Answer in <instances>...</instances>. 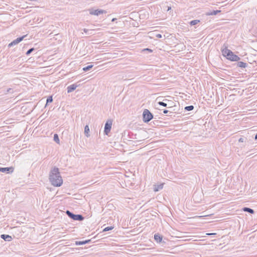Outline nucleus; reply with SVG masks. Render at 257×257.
I'll return each mask as SVG.
<instances>
[{
	"label": "nucleus",
	"instance_id": "27",
	"mask_svg": "<svg viewBox=\"0 0 257 257\" xmlns=\"http://www.w3.org/2000/svg\"><path fill=\"white\" fill-rule=\"evenodd\" d=\"M143 52H148L149 53H152L153 52V50L151 49H149V48H145V49H144L143 50H142Z\"/></svg>",
	"mask_w": 257,
	"mask_h": 257
},
{
	"label": "nucleus",
	"instance_id": "30",
	"mask_svg": "<svg viewBox=\"0 0 257 257\" xmlns=\"http://www.w3.org/2000/svg\"><path fill=\"white\" fill-rule=\"evenodd\" d=\"M83 30V32L85 33H87V32L90 31L89 30L87 29H84Z\"/></svg>",
	"mask_w": 257,
	"mask_h": 257
},
{
	"label": "nucleus",
	"instance_id": "34",
	"mask_svg": "<svg viewBox=\"0 0 257 257\" xmlns=\"http://www.w3.org/2000/svg\"><path fill=\"white\" fill-rule=\"evenodd\" d=\"M116 20V18H113V19H112V21H112V22H114Z\"/></svg>",
	"mask_w": 257,
	"mask_h": 257
},
{
	"label": "nucleus",
	"instance_id": "19",
	"mask_svg": "<svg viewBox=\"0 0 257 257\" xmlns=\"http://www.w3.org/2000/svg\"><path fill=\"white\" fill-rule=\"evenodd\" d=\"M199 22H200V20H192V21H190L189 22V24L191 26H194V25H196L197 24H198Z\"/></svg>",
	"mask_w": 257,
	"mask_h": 257
},
{
	"label": "nucleus",
	"instance_id": "8",
	"mask_svg": "<svg viewBox=\"0 0 257 257\" xmlns=\"http://www.w3.org/2000/svg\"><path fill=\"white\" fill-rule=\"evenodd\" d=\"M89 13L90 15H95V16H99L101 14H105L106 13V12L104 10H99V9H97V10H90L89 11Z\"/></svg>",
	"mask_w": 257,
	"mask_h": 257
},
{
	"label": "nucleus",
	"instance_id": "22",
	"mask_svg": "<svg viewBox=\"0 0 257 257\" xmlns=\"http://www.w3.org/2000/svg\"><path fill=\"white\" fill-rule=\"evenodd\" d=\"M54 141L57 143V144L60 143V140L59 138V136L57 134H55L54 135Z\"/></svg>",
	"mask_w": 257,
	"mask_h": 257
},
{
	"label": "nucleus",
	"instance_id": "39",
	"mask_svg": "<svg viewBox=\"0 0 257 257\" xmlns=\"http://www.w3.org/2000/svg\"><path fill=\"white\" fill-rule=\"evenodd\" d=\"M193 197L194 198L195 197V194L193 195Z\"/></svg>",
	"mask_w": 257,
	"mask_h": 257
},
{
	"label": "nucleus",
	"instance_id": "24",
	"mask_svg": "<svg viewBox=\"0 0 257 257\" xmlns=\"http://www.w3.org/2000/svg\"><path fill=\"white\" fill-rule=\"evenodd\" d=\"M53 101L52 96H49L47 99L46 100V105L49 103H51Z\"/></svg>",
	"mask_w": 257,
	"mask_h": 257
},
{
	"label": "nucleus",
	"instance_id": "25",
	"mask_svg": "<svg viewBox=\"0 0 257 257\" xmlns=\"http://www.w3.org/2000/svg\"><path fill=\"white\" fill-rule=\"evenodd\" d=\"M34 48H32L30 49H29L27 52L26 53V55L29 56L32 52H33L35 50Z\"/></svg>",
	"mask_w": 257,
	"mask_h": 257
},
{
	"label": "nucleus",
	"instance_id": "36",
	"mask_svg": "<svg viewBox=\"0 0 257 257\" xmlns=\"http://www.w3.org/2000/svg\"><path fill=\"white\" fill-rule=\"evenodd\" d=\"M214 233H208L207 234L209 235H212V234H214Z\"/></svg>",
	"mask_w": 257,
	"mask_h": 257
},
{
	"label": "nucleus",
	"instance_id": "10",
	"mask_svg": "<svg viewBox=\"0 0 257 257\" xmlns=\"http://www.w3.org/2000/svg\"><path fill=\"white\" fill-rule=\"evenodd\" d=\"M14 171V168L13 167H0V172L5 173L6 174H9L12 173Z\"/></svg>",
	"mask_w": 257,
	"mask_h": 257
},
{
	"label": "nucleus",
	"instance_id": "12",
	"mask_svg": "<svg viewBox=\"0 0 257 257\" xmlns=\"http://www.w3.org/2000/svg\"><path fill=\"white\" fill-rule=\"evenodd\" d=\"M1 237L2 239H3L4 240L7 241H10L12 239V236L8 234H2L1 235Z\"/></svg>",
	"mask_w": 257,
	"mask_h": 257
},
{
	"label": "nucleus",
	"instance_id": "35",
	"mask_svg": "<svg viewBox=\"0 0 257 257\" xmlns=\"http://www.w3.org/2000/svg\"><path fill=\"white\" fill-rule=\"evenodd\" d=\"M11 89H12L11 88H9V89H8V90H7V92H10V90H11Z\"/></svg>",
	"mask_w": 257,
	"mask_h": 257
},
{
	"label": "nucleus",
	"instance_id": "17",
	"mask_svg": "<svg viewBox=\"0 0 257 257\" xmlns=\"http://www.w3.org/2000/svg\"><path fill=\"white\" fill-rule=\"evenodd\" d=\"M221 11L220 10H213L212 12L210 13H206L207 16H212V15H216L219 13H220Z\"/></svg>",
	"mask_w": 257,
	"mask_h": 257
},
{
	"label": "nucleus",
	"instance_id": "37",
	"mask_svg": "<svg viewBox=\"0 0 257 257\" xmlns=\"http://www.w3.org/2000/svg\"><path fill=\"white\" fill-rule=\"evenodd\" d=\"M164 101H169V100L168 99H165L164 100Z\"/></svg>",
	"mask_w": 257,
	"mask_h": 257
},
{
	"label": "nucleus",
	"instance_id": "28",
	"mask_svg": "<svg viewBox=\"0 0 257 257\" xmlns=\"http://www.w3.org/2000/svg\"><path fill=\"white\" fill-rule=\"evenodd\" d=\"M247 140L246 138H242L241 137V138H239V139L238 140V142L242 143V142H245V140Z\"/></svg>",
	"mask_w": 257,
	"mask_h": 257
},
{
	"label": "nucleus",
	"instance_id": "6",
	"mask_svg": "<svg viewBox=\"0 0 257 257\" xmlns=\"http://www.w3.org/2000/svg\"><path fill=\"white\" fill-rule=\"evenodd\" d=\"M165 184V183L163 182H157L155 183L153 185V191L155 192L160 191L163 189Z\"/></svg>",
	"mask_w": 257,
	"mask_h": 257
},
{
	"label": "nucleus",
	"instance_id": "14",
	"mask_svg": "<svg viewBox=\"0 0 257 257\" xmlns=\"http://www.w3.org/2000/svg\"><path fill=\"white\" fill-rule=\"evenodd\" d=\"M237 63L236 64L237 66L238 67H240L241 68H246L248 64L245 62H242V61H237Z\"/></svg>",
	"mask_w": 257,
	"mask_h": 257
},
{
	"label": "nucleus",
	"instance_id": "3",
	"mask_svg": "<svg viewBox=\"0 0 257 257\" xmlns=\"http://www.w3.org/2000/svg\"><path fill=\"white\" fill-rule=\"evenodd\" d=\"M51 185L55 187H60L63 184L62 178H49Z\"/></svg>",
	"mask_w": 257,
	"mask_h": 257
},
{
	"label": "nucleus",
	"instance_id": "2",
	"mask_svg": "<svg viewBox=\"0 0 257 257\" xmlns=\"http://www.w3.org/2000/svg\"><path fill=\"white\" fill-rule=\"evenodd\" d=\"M153 118V114L147 109H145L143 113V120L144 122L148 123Z\"/></svg>",
	"mask_w": 257,
	"mask_h": 257
},
{
	"label": "nucleus",
	"instance_id": "13",
	"mask_svg": "<svg viewBox=\"0 0 257 257\" xmlns=\"http://www.w3.org/2000/svg\"><path fill=\"white\" fill-rule=\"evenodd\" d=\"M154 239L157 242L160 243L162 240L163 237L159 233H156L154 235Z\"/></svg>",
	"mask_w": 257,
	"mask_h": 257
},
{
	"label": "nucleus",
	"instance_id": "29",
	"mask_svg": "<svg viewBox=\"0 0 257 257\" xmlns=\"http://www.w3.org/2000/svg\"><path fill=\"white\" fill-rule=\"evenodd\" d=\"M156 37L158 38H161L162 37V36L160 34H158L156 35Z\"/></svg>",
	"mask_w": 257,
	"mask_h": 257
},
{
	"label": "nucleus",
	"instance_id": "32",
	"mask_svg": "<svg viewBox=\"0 0 257 257\" xmlns=\"http://www.w3.org/2000/svg\"><path fill=\"white\" fill-rule=\"evenodd\" d=\"M254 140H257V133L256 134V135H255V137H254Z\"/></svg>",
	"mask_w": 257,
	"mask_h": 257
},
{
	"label": "nucleus",
	"instance_id": "26",
	"mask_svg": "<svg viewBox=\"0 0 257 257\" xmlns=\"http://www.w3.org/2000/svg\"><path fill=\"white\" fill-rule=\"evenodd\" d=\"M158 104L160 105H161V106H163L164 107H167V104L163 101H159L158 102Z\"/></svg>",
	"mask_w": 257,
	"mask_h": 257
},
{
	"label": "nucleus",
	"instance_id": "7",
	"mask_svg": "<svg viewBox=\"0 0 257 257\" xmlns=\"http://www.w3.org/2000/svg\"><path fill=\"white\" fill-rule=\"evenodd\" d=\"M49 177H61L60 175L59 169L56 167H54L50 171Z\"/></svg>",
	"mask_w": 257,
	"mask_h": 257
},
{
	"label": "nucleus",
	"instance_id": "11",
	"mask_svg": "<svg viewBox=\"0 0 257 257\" xmlns=\"http://www.w3.org/2000/svg\"><path fill=\"white\" fill-rule=\"evenodd\" d=\"M79 85H80V84H77L76 83H75V84H73L72 85L68 86L67 88V92L68 93L72 92V91L75 90L76 89V88L77 87H78Z\"/></svg>",
	"mask_w": 257,
	"mask_h": 257
},
{
	"label": "nucleus",
	"instance_id": "23",
	"mask_svg": "<svg viewBox=\"0 0 257 257\" xmlns=\"http://www.w3.org/2000/svg\"><path fill=\"white\" fill-rule=\"evenodd\" d=\"M114 228L112 226H107L103 229V232H106L112 230Z\"/></svg>",
	"mask_w": 257,
	"mask_h": 257
},
{
	"label": "nucleus",
	"instance_id": "31",
	"mask_svg": "<svg viewBox=\"0 0 257 257\" xmlns=\"http://www.w3.org/2000/svg\"><path fill=\"white\" fill-rule=\"evenodd\" d=\"M168 111H168V110H167V109H164V110H163V113H164V114H166V113H167L168 112Z\"/></svg>",
	"mask_w": 257,
	"mask_h": 257
},
{
	"label": "nucleus",
	"instance_id": "5",
	"mask_svg": "<svg viewBox=\"0 0 257 257\" xmlns=\"http://www.w3.org/2000/svg\"><path fill=\"white\" fill-rule=\"evenodd\" d=\"M112 126V120L108 119L106 121L104 125V134L106 135H108L110 132Z\"/></svg>",
	"mask_w": 257,
	"mask_h": 257
},
{
	"label": "nucleus",
	"instance_id": "40",
	"mask_svg": "<svg viewBox=\"0 0 257 257\" xmlns=\"http://www.w3.org/2000/svg\"><path fill=\"white\" fill-rule=\"evenodd\" d=\"M206 181H208V178H206Z\"/></svg>",
	"mask_w": 257,
	"mask_h": 257
},
{
	"label": "nucleus",
	"instance_id": "33",
	"mask_svg": "<svg viewBox=\"0 0 257 257\" xmlns=\"http://www.w3.org/2000/svg\"><path fill=\"white\" fill-rule=\"evenodd\" d=\"M171 9V7H168V9H167V11H169V10H170Z\"/></svg>",
	"mask_w": 257,
	"mask_h": 257
},
{
	"label": "nucleus",
	"instance_id": "20",
	"mask_svg": "<svg viewBox=\"0 0 257 257\" xmlns=\"http://www.w3.org/2000/svg\"><path fill=\"white\" fill-rule=\"evenodd\" d=\"M93 65H88L86 67H83V70L84 72L88 71L90 70L93 67Z\"/></svg>",
	"mask_w": 257,
	"mask_h": 257
},
{
	"label": "nucleus",
	"instance_id": "1",
	"mask_svg": "<svg viewBox=\"0 0 257 257\" xmlns=\"http://www.w3.org/2000/svg\"><path fill=\"white\" fill-rule=\"evenodd\" d=\"M222 55L226 58L231 61H238L240 58L237 55L234 54L230 50L228 49L227 47L221 50Z\"/></svg>",
	"mask_w": 257,
	"mask_h": 257
},
{
	"label": "nucleus",
	"instance_id": "38",
	"mask_svg": "<svg viewBox=\"0 0 257 257\" xmlns=\"http://www.w3.org/2000/svg\"><path fill=\"white\" fill-rule=\"evenodd\" d=\"M216 182H217L218 184L219 183V181L218 180H216Z\"/></svg>",
	"mask_w": 257,
	"mask_h": 257
},
{
	"label": "nucleus",
	"instance_id": "4",
	"mask_svg": "<svg viewBox=\"0 0 257 257\" xmlns=\"http://www.w3.org/2000/svg\"><path fill=\"white\" fill-rule=\"evenodd\" d=\"M66 213L71 219H72L74 220L82 221L84 219V217L82 215L74 214L69 210H67L66 211Z\"/></svg>",
	"mask_w": 257,
	"mask_h": 257
},
{
	"label": "nucleus",
	"instance_id": "18",
	"mask_svg": "<svg viewBox=\"0 0 257 257\" xmlns=\"http://www.w3.org/2000/svg\"><path fill=\"white\" fill-rule=\"evenodd\" d=\"M89 126H88V125H85V126L84 127V134L87 137H88L89 136Z\"/></svg>",
	"mask_w": 257,
	"mask_h": 257
},
{
	"label": "nucleus",
	"instance_id": "21",
	"mask_svg": "<svg viewBox=\"0 0 257 257\" xmlns=\"http://www.w3.org/2000/svg\"><path fill=\"white\" fill-rule=\"evenodd\" d=\"M194 107L193 105H189V106H185L184 108V109L185 111H189L192 110L194 109Z\"/></svg>",
	"mask_w": 257,
	"mask_h": 257
},
{
	"label": "nucleus",
	"instance_id": "16",
	"mask_svg": "<svg viewBox=\"0 0 257 257\" xmlns=\"http://www.w3.org/2000/svg\"><path fill=\"white\" fill-rule=\"evenodd\" d=\"M242 211H244V212H247L250 214H253L254 213V211L253 209L250 208H248V207H243L242 209Z\"/></svg>",
	"mask_w": 257,
	"mask_h": 257
},
{
	"label": "nucleus",
	"instance_id": "15",
	"mask_svg": "<svg viewBox=\"0 0 257 257\" xmlns=\"http://www.w3.org/2000/svg\"><path fill=\"white\" fill-rule=\"evenodd\" d=\"M91 241V239H87L84 241H76L75 244L76 245H81L85 244L86 243H89Z\"/></svg>",
	"mask_w": 257,
	"mask_h": 257
},
{
	"label": "nucleus",
	"instance_id": "9",
	"mask_svg": "<svg viewBox=\"0 0 257 257\" xmlns=\"http://www.w3.org/2000/svg\"><path fill=\"white\" fill-rule=\"evenodd\" d=\"M25 37H26V36H23L17 38L16 39L14 40L11 43H10L9 44L8 47H11L14 45H16L19 44L20 42H21L24 39V38Z\"/></svg>",
	"mask_w": 257,
	"mask_h": 257
}]
</instances>
